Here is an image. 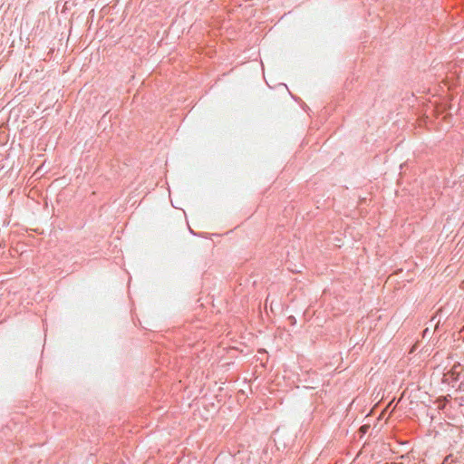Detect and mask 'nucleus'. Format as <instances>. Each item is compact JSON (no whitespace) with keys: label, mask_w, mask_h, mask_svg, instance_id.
<instances>
[{"label":"nucleus","mask_w":464,"mask_h":464,"mask_svg":"<svg viewBox=\"0 0 464 464\" xmlns=\"http://www.w3.org/2000/svg\"><path fill=\"white\" fill-rule=\"evenodd\" d=\"M366 429H367V427H366V426H362V427L361 428V430H362V432H365V431H366Z\"/></svg>","instance_id":"nucleus-1"}]
</instances>
